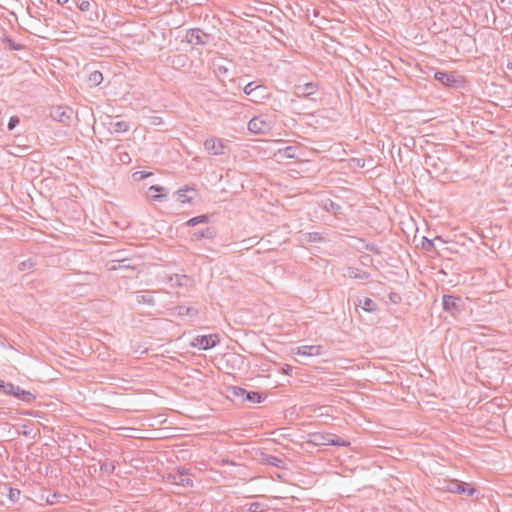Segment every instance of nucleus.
<instances>
[{
	"instance_id": "obj_8",
	"label": "nucleus",
	"mask_w": 512,
	"mask_h": 512,
	"mask_svg": "<svg viewBox=\"0 0 512 512\" xmlns=\"http://www.w3.org/2000/svg\"><path fill=\"white\" fill-rule=\"evenodd\" d=\"M186 40L192 45H206L209 40V34L200 29H189L186 32Z\"/></svg>"
},
{
	"instance_id": "obj_49",
	"label": "nucleus",
	"mask_w": 512,
	"mask_h": 512,
	"mask_svg": "<svg viewBox=\"0 0 512 512\" xmlns=\"http://www.w3.org/2000/svg\"><path fill=\"white\" fill-rule=\"evenodd\" d=\"M158 0H143L144 4H155Z\"/></svg>"
},
{
	"instance_id": "obj_15",
	"label": "nucleus",
	"mask_w": 512,
	"mask_h": 512,
	"mask_svg": "<svg viewBox=\"0 0 512 512\" xmlns=\"http://www.w3.org/2000/svg\"><path fill=\"white\" fill-rule=\"evenodd\" d=\"M217 235V230L215 227H206L202 230H196L191 234V240L199 241L203 238L205 239H213Z\"/></svg>"
},
{
	"instance_id": "obj_6",
	"label": "nucleus",
	"mask_w": 512,
	"mask_h": 512,
	"mask_svg": "<svg viewBox=\"0 0 512 512\" xmlns=\"http://www.w3.org/2000/svg\"><path fill=\"white\" fill-rule=\"evenodd\" d=\"M445 488L451 493L465 494L467 496H472L474 493H476V489L474 487H471L466 482H461L458 480L448 481Z\"/></svg>"
},
{
	"instance_id": "obj_47",
	"label": "nucleus",
	"mask_w": 512,
	"mask_h": 512,
	"mask_svg": "<svg viewBox=\"0 0 512 512\" xmlns=\"http://www.w3.org/2000/svg\"><path fill=\"white\" fill-rule=\"evenodd\" d=\"M282 371L284 374L289 375L292 372V367L286 364L282 367Z\"/></svg>"
},
{
	"instance_id": "obj_1",
	"label": "nucleus",
	"mask_w": 512,
	"mask_h": 512,
	"mask_svg": "<svg viewBox=\"0 0 512 512\" xmlns=\"http://www.w3.org/2000/svg\"><path fill=\"white\" fill-rule=\"evenodd\" d=\"M434 79L440 82L442 85L448 88H464L466 79L463 75L458 72H445L437 71L434 74Z\"/></svg>"
},
{
	"instance_id": "obj_45",
	"label": "nucleus",
	"mask_w": 512,
	"mask_h": 512,
	"mask_svg": "<svg viewBox=\"0 0 512 512\" xmlns=\"http://www.w3.org/2000/svg\"><path fill=\"white\" fill-rule=\"evenodd\" d=\"M58 498H60V495H59V494H57V493H54V494H52V495H50V496H48V497L46 498V502H47L48 504H51V505H52V504H55V503H57V502H58Z\"/></svg>"
},
{
	"instance_id": "obj_44",
	"label": "nucleus",
	"mask_w": 512,
	"mask_h": 512,
	"mask_svg": "<svg viewBox=\"0 0 512 512\" xmlns=\"http://www.w3.org/2000/svg\"><path fill=\"white\" fill-rule=\"evenodd\" d=\"M366 250L372 252L373 254H380L379 248L374 243H368L365 245Z\"/></svg>"
},
{
	"instance_id": "obj_9",
	"label": "nucleus",
	"mask_w": 512,
	"mask_h": 512,
	"mask_svg": "<svg viewBox=\"0 0 512 512\" xmlns=\"http://www.w3.org/2000/svg\"><path fill=\"white\" fill-rule=\"evenodd\" d=\"M248 130L254 134H265L270 130V124L262 116H256L248 122Z\"/></svg>"
},
{
	"instance_id": "obj_46",
	"label": "nucleus",
	"mask_w": 512,
	"mask_h": 512,
	"mask_svg": "<svg viewBox=\"0 0 512 512\" xmlns=\"http://www.w3.org/2000/svg\"><path fill=\"white\" fill-rule=\"evenodd\" d=\"M9 383L10 382H5L2 379H0V392L5 394V390H7Z\"/></svg>"
},
{
	"instance_id": "obj_38",
	"label": "nucleus",
	"mask_w": 512,
	"mask_h": 512,
	"mask_svg": "<svg viewBox=\"0 0 512 512\" xmlns=\"http://www.w3.org/2000/svg\"><path fill=\"white\" fill-rule=\"evenodd\" d=\"M249 512H264V505L259 502H253L248 507Z\"/></svg>"
},
{
	"instance_id": "obj_24",
	"label": "nucleus",
	"mask_w": 512,
	"mask_h": 512,
	"mask_svg": "<svg viewBox=\"0 0 512 512\" xmlns=\"http://www.w3.org/2000/svg\"><path fill=\"white\" fill-rule=\"evenodd\" d=\"M136 301L139 304H148L150 306H153L155 304V299L152 295V292L146 291L142 295H137Z\"/></svg>"
},
{
	"instance_id": "obj_10",
	"label": "nucleus",
	"mask_w": 512,
	"mask_h": 512,
	"mask_svg": "<svg viewBox=\"0 0 512 512\" xmlns=\"http://www.w3.org/2000/svg\"><path fill=\"white\" fill-rule=\"evenodd\" d=\"M217 335H200L194 339L193 346L198 347L201 350H208L215 347L218 344Z\"/></svg>"
},
{
	"instance_id": "obj_29",
	"label": "nucleus",
	"mask_w": 512,
	"mask_h": 512,
	"mask_svg": "<svg viewBox=\"0 0 512 512\" xmlns=\"http://www.w3.org/2000/svg\"><path fill=\"white\" fill-rule=\"evenodd\" d=\"M177 313L180 316H194L197 314V310L192 307H187L184 305H180L176 307Z\"/></svg>"
},
{
	"instance_id": "obj_7",
	"label": "nucleus",
	"mask_w": 512,
	"mask_h": 512,
	"mask_svg": "<svg viewBox=\"0 0 512 512\" xmlns=\"http://www.w3.org/2000/svg\"><path fill=\"white\" fill-rule=\"evenodd\" d=\"M6 395H12L15 398L21 400L24 403H32L36 396L32 394L30 391H26L19 386L14 385L13 383H9L7 390H5Z\"/></svg>"
},
{
	"instance_id": "obj_35",
	"label": "nucleus",
	"mask_w": 512,
	"mask_h": 512,
	"mask_svg": "<svg viewBox=\"0 0 512 512\" xmlns=\"http://www.w3.org/2000/svg\"><path fill=\"white\" fill-rule=\"evenodd\" d=\"M422 248L427 252L433 251L435 249L434 240L423 237Z\"/></svg>"
},
{
	"instance_id": "obj_25",
	"label": "nucleus",
	"mask_w": 512,
	"mask_h": 512,
	"mask_svg": "<svg viewBox=\"0 0 512 512\" xmlns=\"http://www.w3.org/2000/svg\"><path fill=\"white\" fill-rule=\"evenodd\" d=\"M349 277L354 279L367 280L370 277V274L363 270L350 268Z\"/></svg>"
},
{
	"instance_id": "obj_12",
	"label": "nucleus",
	"mask_w": 512,
	"mask_h": 512,
	"mask_svg": "<svg viewBox=\"0 0 512 512\" xmlns=\"http://www.w3.org/2000/svg\"><path fill=\"white\" fill-rule=\"evenodd\" d=\"M294 354L302 357L319 356L323 354V346L321 345H303L297 347Z\"/></svg>"
},
{
	"instance_id": "obj_26",
	"label": "nucleus",
	"mask_w": 512,
	"mask_h": 512,
	"mask_svg": "<svg viewBox=\"0 0 512 512\" xmlns=\"http://www.w3.org/2000/svg\"><path fill=\"white\" fill-rule=\"evenodd\" d=\"M209 222V216L206 214L199 215L193 218H190L187 220L186 225L187 226H196L198 224H204Z\"/></svg>"
},
{
	"instance_id": "obj_33",
	"label": "nucleus",
	"mask_w": 512,
	"mask_h": 512,
	"mask_svg": "<svg viewBox=\"0 0 512 512\" xmlns=\"http://www.w3.org/2000/svg\"><path fill=\"white\" fill-rule=\"evenodd\" d=\"M296 151L297 148L294 146H287L283 149L284 156L289 159L296 158ZM282 150H279V153H281Z\"/></svg>"
},
{
	"instance_id": "obj_21",
	"label": "nucleus",
	"mask_w": 512,
	"mask_h": 512,
	"mask_svg": "<svg viewBox=\"0 0 512 512\" xmlns=\"http://www.w3.org/2000/svg\"><path fill=\"white\" fill-rule=\"evenodd\" d=\"M110 125H111V129H110L111 133L121 134V133H125V132L129 131V129H130V125L126 121L110 122Z\"/></svg>"
},
{
	"instance_id": "obj_42",
	"label": "nucleus",
	"mask_w": 512,
	"mask_h": 512,
	"mask_svg": "<svg viewBox=\"0 0 512 512\" xmlns=\"http://www.w3.org/2000/svg\"><path fill=\"white\" fill-rule=\"evenodd\" d=\"M20 122L18 116H11L8 122V129L13 130Z\"/></svg>"
},
{
	"instance_id": "obj_4",
	"label": "nucleus",
	"mask_w": 512,
	"mask_h": 512,
	"mask_svg": "<svg viewBox=\"0 0 512 512\" xmlns=\"http://www.w3.org/2000/svg\"><path fill=\"white\" fill-rule=\"evenodd\" d=\"M313 441L317 445L349 446L350 443L334 434H314Z\"/></svg>"
},
{
	"instance_id": "obj_18",
	"label": "nucleus",
	"mask_w": 512,
	"mask_h": 512,
	"mask_svg": "<svg viewBox=\"0 0 512 512\" xmlns=\"http://www.w3.org/2000/svg\"><path fill=\"white\" fill-rule=\"evenodd\" d=\"M165 188L159 185L149 187L147 195L152 201H162L166 197Z\"/></svg>"
},
{
	"instance_id": "obj_30",
	"label": "nucleus",
	"mask_w": 512,
	"mask_h": 512,
	"mask_svg": "<svg viewBox=\"0 0 512 512\" xmlns=\"http://www.w3.org/2000/svg\"><path fill=\"white\" fill-rule=\"evenodd\" d=\"M366 312H373L377 309L376 303L370 298H364L363 302H359Z\"/></svg>"
},
{
	"instance_id": "obj_37",
	"label": "nucleus",
	"mask_w": 512,
	"mask_h": 512,
	"mask_svg": "<svg viewBox=\"0 0 512 512\" xmlns=\"http://www.w3.org/2000/svg\"><path fill=\"white\" fill-rule=\"evenodd\" d=\"M20 490L16 488H9L8 498L12 502H17L20 498Z\"/></svg>"
},
{
	"instance_id": "obj_11",
	"label": "nucleus",
	"mask_w": 512,
	"mask_h": 512,
	"mask_svg": "<svg viewBox=\"0 0 512 512\" xmlns=\"http://www.w3.org/2000/svg\"><path fill=\"white\" fill-rule=\"evenodd\" d=\"M204 147L212 155H223L225 153V144L220 138L212 137L206 139Z\"/></svg>"
},
{
	"instance_id": "obj_22",
	"label": "nucleus",
	"mask_w": 512,
	"mask_h": 512,
	"mask_svg": "<svg viewBox=\"0 0 512 512\" xmlns=\"http://www.w3.org/2000/svg\"><path fill=\"white\" fill-rule=\"evenodd\" d=\"M103 81V75L100 71L95 70L89 73L87 78V83L89 87H96L100 85Z\"/></svg>"
},
{
	"instance_id": "obj_34",
	"label": "nucleus",
	"mask_w": 512,
	"mask_h": 512,
	"mask_svg": "<svg viewBox=\"0 0 512 512\" xmlns=\"http://www.w3.org/2000/svg\"><path fill=\"white\" fill-rule=\"evenodd\" d=\"M76 6L80 11L86 12L90 10L91 3L89 0H78L76 1Z\"/></svg>"
},
{
	"instance_id": "obj_41",
	"label": "nucleus",
	"mask_w": 512,
	"mask_h": 512,
	"mask_svg": "<svg viewBox=\"0 0 512 512\" xmlns=\"http://www.w3.org/2000/svg\"><path fill=\"white\" fill-rule=\"evenodd\" d=\"M228 72H229V69H228L226 66L221 65V64H219V65H216V64H215V73H216L217 75H223V76H225V75H227V74H228Z\"/></svg>"
},
{
	"instance_id": "obj_50",
	"label": "nucleus",
	"mask_w": 512,
	"mask_h": 512,
	"mask_svg": "<svg viewBox=\"0 0 512 512\" xmlns=\"http://www.w3.org/2000/svg\"><path fill=\"white\" fill-rule=\"evenodd\" d=\"M69 0H57V3L59 5H65L66 3H68Z\"/></svg>"
},
{
	"instance_id": "obj_31",
	"label": "nucleus",
	"mask_w": 512,
	"mask_h": 512,
	"mask_svg": "<svg viewBox=\"0 0 512 512\" xmlns=\"http://www.w3.org/2000/svg\"><path fill=\"white\" fill-rule=\"evenodd\" d=\"M115 153L119 156V161L123 164H128L131 162V157L127 152L122 151V146H117L115 148Z\"/></svg>"
},
{
	"instance_id": "obj_23",
	"label": "nucleus",
	"mask_w": 512,
	"mask_h": 512,
	"mask_svg": "<svg viewBox=\"0 0 512 512\" xmlns=\"http://www.w3.org/2000/svg\"><path fill=\"white\" fill-rule=\"evenodd\" d=\"M262 461L266 465H270L277 468H282L284 461L274 455H263Z\"/></svg>"
},
{
	"instance_id": "obj_16",
	"label": "nucleus",
	"mask_w": 512,
	"mask_h": 512,
	"mask_svg": "<svg viewBox=\"0 0 512 512\" xmlns=\"http://www.w3.org/2000/svg\"><path fill=\"white\" fill-rule=\"evenodd\" d=\"M317 91V84L314 82H308L304 85L295 87V94L297 97H309Z\"/></svg>"
},
{
	"instance_id": "obj_36",
	"label": "nucleus",
	"mask_w": 512,
	"mask_h": 512,
	"mask_svg": "<svg viewBox=\"0 0 512 512\" xmlns=\"http://www.w3.org/2000/svg\"><path fill=\"white\" fill-rule=\"evenodd\" d=\"M262 88L261 85H256L255 82L248 83L244 88L243 91L246 95H251L255 90Z\"/></svg>"
},
{
	"instance_id": "obj_48",
	"label": "nucleus",
	"mask_w": 512,
	"mask_h": 512,
	"mask_svg": "<svg viewBox=\"0 0 512 512\" xmlns=\"http://www.w3.org/2000/svg\"><path fill=\"white\" fill-rule=\"evenodd\" d=\"M321 236L318 234V233H311L310 234V240L311 241H317V240H321Z\"/></svg>"
},
{
	"instance_id": "obj_43",
	"label": "nucleus",
	"mask_w": 512,
	"mask_h": 512,
	"mask_svg": "<svg viewBox=\"0 0 512 512\" xmlns=\"http://www.w3.org/2000/svg\"><path fill=\"white\" fill-rule=\"evenodd\" d=\"M163 123V119L159 116H152L149 118V124L152 126H159Z\"/></svg>"
},
{
	"instance_id": "obj_2",
	"label": "nucleus",
	"mask_w": 512,
	"mask_h": 512,
	"mask_svg": "<svg viewBox=\"0 0 512 512\" xmlns=\"http://www.w3.org/2000/svg\"><path fill=\"white\" fill-rule=\"evenodd\" d=\"M231 394L241 399L242 402H251V403H261L263 400H265L266 395L255 392V391H247L246 389L238 386H233L230 388Z\"/></svg>"
},
{
	"instance_id": "obj_32",
	"label": "nucleus",
	"mask_w": 512,
	"mask_h": 512,
	"mask_svg": "<svg viewBox=\"0 0 512 512\" xmlns=\"http://www.w3.org/2000/svg\"><path fill=\"white\" fill-rule=\"evenodd\" d=\"M173 480L175 484L183 485V486H192L193 481L189 478H185L182 473H180L178 476H173Z\"/></svg>"
},
{
	"instance_id": "obj_13",
	"label": "nucleus",
	"mask_w": 512,
	"mask_h": 512,
	"mask_svg": "<svg viewBox=\"0 0 512 512\" xmlns=\"http://www.w3.org/2000/svg\"><path fill=\"white\" fill-rule=\"evenodd\" d=\"M72 113V109L57 107L51 112V116L53 119L68 125L71 121Z\"/></svg>"
},
{
	"instance_id": "obj_40",
	"label": "nucleus",
	"mask_w": 512,
	"mask_h": 512,
	"mask_svg": "<svg viewBox=\"0 0 512 512\" xmlns=\"http://www.w3.org/2000/svg\"><path fill=\"white\" fill-rule=\"evenodd\" d=\"M152 175V173L150 172H146V171H137L133 174V179L135 181H141L143 179H145L146 177Z\"/></svg>"
},
{
	"instance_id": "obj_3",
	"label": "nucleus",
	"mask_w": 512,
	"mask_h": 512,
	"mask_svg": "<svg viewBox=\"0 0 512 512\" xmlns=\"http://www.w3.org/2000/svg\"><path fill=\"white\" fill-rule=\"evenodd\" d=\"M442 305L445 312L456 317L462 311L463 301L459 296L444 295Z\"/></svg>"
},
{
	"instance_id": "obj_27",
	"label": "nucleus",
	"mask_w": 512,
	"mask_h": 512,
	"mask_svg": "<svg viewBox=\"0 0 512 512\" xmlns=\"http://www.w3.org/2000/svg\"><path fill=\"white\" fill-rule=\"evenodd\" d=\"M2 42L4 44H6L9 47V49L14 50V51H20V50L24 49L23 44L14 42L13 39L10 38L9 36H4L2 38Z\"/></svg>"
},
{
	"instance_id": "obj_39",
	"label": "nucleus",
	"mask_w": 512,
	"mask_h": 512,
	"mask_svg": "<svg viewBox=\"0 0 512 512\" xmlns=\"http://www.w3.org/2000/svg\"><path fill=\"white\" fill-rule=\"evenodd\" d=\"M33 265L34 263L32 262V259H28L19 263L18 268L20 271H26L28 269H31Z\"/></svg>"
},
{
	"instance_id": "obj_14",
	"label": "nucleus",
	"mask_w": 512,
	"mask_h": 512,
	"mask_svg": "<svg viewBox=\"0 0 512 512\" xmlns=\"http://www.w3.org/2000/svg\"><path fill=\"white\" fill-rule=\"evenodd\" d=\"M189 192H193L196 195V189L193 187H190L188 185L184 186L183 188L179 189L176 192V199L178 202L182 204H191L194 200V196L189 195Z\"/></svg>"
},
{
	"instance_id": "obj_20",
	"label": "nucleus",
	"mask_w": 512,
	"mask_h": 512,
	"mask_svg": "<svg viewBox=\"0 0 512 512\" xmlns=\"http://www.w3.org/2000/svg\"><path fill=\"white\" fill-rule=\"evenodd\" d=\"M188 56L185 54H177L169 58L170 65L175 69H181L186 66Z\"/></svg>"
},
{
	"instance_id": "obj_28",
	"label": "nucleus",
	"mask_w": 512,
	"mask_h": 512,
	"mask_svg": "<svg viewBox=\"0 0 512 512\" xmlns=\"http://www.w3.org/2000/svg\"><path fill=\"white\" fill-rule=\"evenodd\" d=\"M100 470L108 475L112 474L115 470L114 462L108 459L100 461Z\"/></svg>"
},
{
	"instance_id": "obj_19",
	"label": "nucleus",
	"mask_w": 512,
	"mask_h": 512,
	"mask_svg": "<svg viewBox=\"0 0 512 512\" xmlns=\"http://www.w3.org/2000/svg\"><path fill=\"white\" fill-rule=\"evenodd\" d=\"M320 207L327 212H332L334 215L341 214V206L332 199L326 198L321 200Z\"/></svg>"
},
{
	"instance_id": "obj_5",
	"label": "nucleus",
	"mask_w": 512,
	"mask_h": 512,
	"mask_svg": "<svg viewBox=\"0 0 512 512\" xmlns=\"http://www.w3.org/2000/svg\"><path fill=\"white\" fill-rule=\"evenodd\" d=\"M425 165L430 174H435L436 176L446 172L447 163L440 159V157L435 155H425Z\"/></svg>"
},
{
	"instance_id": "obj_17",
	"label": "nucleus",
	"mask_w": 512,
	"mask_h": 512,
	"mask_svg": "<svg viewBox=\"0 0 512 512\" xmlns=\"http://www.w3.org/2000/svg\"><path fill=\"white\" fill-rule=\"evenodd\" d=\"M121 269H135V265L131 264V260L128 258H117L113 259L109 263V270H121Z\"/></svg>"
}]
</instances>
